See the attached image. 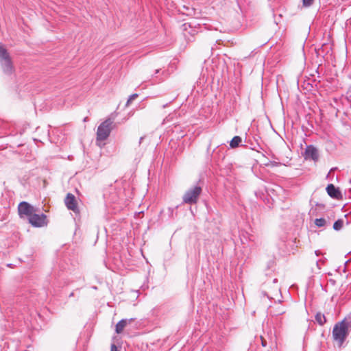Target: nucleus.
Returning a JSON list of instances; mask_svg holds the SVG:
<instances>
[{"label":"nucleus","instance_id":"24","mask_svg":"<svg viewBox=\"0 0 351 351\" xmlns=\"http://www.w3.org/2000/svg\"><path fill=\"white\" fill-rule=\"evenodd\" d=\"M315 254H316V256H319V255H320L321 252H320V251H319V250H316V251L315 252Z\"/></svg>","mask_w":351,"mask_h":351},{"label":"nucleus","instance_id":"10","mask_svg":"<svg viewBox=\"0 0 351 351\" xmlns=\"http://www.w3.org/2000/svg\"><path fill=\"white\" fill-rule=\"evenodd\" d=\"M134 320V319L133 318H131V319H122L121 320H120L117 324H116V326H115V332L117 333V334H120L123 332L124 328L128 325V324H131L133 321Z\"/></svg>","mask_w":351,"mask_h":351},{"label":"nucleus","instance_id":"23","mask_svg":"<svg viewBox=\"0 0 351 351\" xmlns=\"http://www.w3.org/2000/svg\"><path fill=\"white\" fill-rule=\"evenodd\" d=\"M164 79H165L164 77H161V78H160L158 80H156V81L154 82V83H158V82H162V81H163V80H164Z\"/></svg>","mask_w":351,"mask_h":351},{"label":"nucleus","instance_id":"13","mask_svg":"<svg viewBox=\"0 0 351 351\" xmlns=\"http://www.w3.org/2000/svg\"><path fill=\"white\" fill-rule=\"evenodd\" d=\"M343 225V221L342 219L337 220L333 224V228L335 230H340Z\"/></svg>","mask_w":351,"mask_h":351},{"label":"nucleus","instance_id":"29","mask_svg":"<svg viewBox=\"0 0 351 351\" xmlns=\"http://www.w3.org/2000/svg\"><path fill=\"white\" fill-rule=\"evenodd\" d=\"M165 71H162V75H165Z\"/></svg>","mask_w":351,"mask_h":351},{"label":"nucleus","instance_id":"16","mask_svg":"<svg viewBox=\"0 0 351 351\" xmlns=\"http://www.w3.org/2000/svg\"><path fill=\"white\" fill-rule=\"evenodd\" d=\"M137 97H138V94H136V93L131 95L129 97V98L126 102V106H128L131 104V102Z\"/></svg>","mask_w":351,"mask_h":351},{"label":"nucleus","instance_id":"4","mask_svg":"<svg viewBox=\"0 0 351 351\" xmlns=\"http://www.w3.org/2000/svg\"><path fill=\"white\" fill-rule=\"evenodd\" d=\"M202 191V189L199 186H194L189 189L182 197L183 203L188 204H196Z\"/></svg>","mask_w":351,"mask_h":351},{"label":"nucleus","instance_id":"22","mask_svg":"<svg viewBox=\"0 0 351 351\" xmlns=\"http://www.w3.org/2000/svg\"><path fill=\"white\" fill-rule=\"evenodd\" d=\"M160 72V69H156L155 71V73L154 74V76H156L157 74H158Z\"/></svg>","mask_w":351,"mask_h":351},{"label":"nucleus","instance_id":"15","mask_svg":"<svg viewBox=\"0 0 351 351\" xmlns=\"http://www.w3.org/2000/svg\"><path fill=\"white\" fill-rule=\"evenodd\" d=\"M286 311L280 307L277 308L273 313L274 316H278L285 313Z\"/></svg>","mask_w":351,"mask_h":351},{"label":"nucleus","instance_id":"14","mask_svg":"<svg viewBox=\"0 0 351 351\" xmlns=\"http://www.w3.org/2000/svg\"><path fill=\"white\" fill-rule=\"evenodd\" d=\"M315 224L317 227H324L326 224V220L324 218H319L315 220Z\"/></svg>","mask_w":351,"mask_h":351},{"label":"nucleus","instance_id":"18","mask_svg":"<svg viewBox=\"0 0 351 351\" xmlns=\"http://www.w3.org/2000/svg\"><path fill=\"white\" fill-rule=\"evenodd\" d=\"M314 0H302L303 5L306 7L311 5Z\"/></svg>","mask_w":351,"mask_h":351},{"label":"nucleus","instance_id":"5","mask_svg":"<svg viewBox=\"0 0 351 351\" xmlns=\"http://www.w3.org/2000/svg\"><path fill=\"white\" fill-rule=\"evenodd\" d=\"M18 212L21 218L28 219L36 209L27 202H22L19 204Z\"/></svg>","mask_w":351,"mask_h":351},{"label":"nucleus","instance_id":"11","mask_svg":"<svg viewBox=\"0 0 351 351\" xmlns=\"http://www.w3.org/2000/svg\"><path fill=\"white\" fill-rule=\"evenodd\" d=\"M315 319L316 322L320 326H324L327 322L326 316L320 312L316 313Z\"/></svg>","mask_w":351,"mask_h":351},{"label":"nucleus","instance_id":"19","mask_svg":"<svg viewBox=\"0 0 351 351\" xmlns=\"http://www.w3.org/2000/svg\"><path fill=\"white\" fill-rule=\"evenodd\" d=\"M190 27V28L191 27V23H184V24H183V27H184V29L185 31H186V30H187V27Z\"/></svg>","mask_w":351,"mask_h":351},{"label":"nucleus","instance_id":"1","mask_svg":"<svg viewBox=\"0 0 351 351\" xmlns=\"http://www.w3.org/2000/svg\"><path fill=\"white\" fill-rule=\"evenodd\" d=\"M351 332V328L343 319L337 322L332 330L333 341L341 348Z\"/></svg>","mask_w":351,"mask_h":351},{"label":"nucleus","instance_id":"3","mask_svg":"<svg viewBox=\"0 0 351 351\" xmlns=\"http://www.w3.org/2000/svg\"><path fill=\"white\" fill-rule=\"evenodd\" d=\"M112 125L113 121L111 119H107L98 126L97 141H103L108 138L112 130Z\"/></svg>","mask_w":351,"mask_h":351},{"label":"nucleus","instance_id":"12","mask_svg":"<svg viewBox=\"0 0 351 351\" xmlns=\"http://www.w3.org/2000/svg\"><path fill=\"white\" fill-rule=\"evenodd\" d=\"M242 139L239 136H235L230 141V146L231 148H236L241 143Z\"/></svg>","mask_w":351,"mask_h":351},{"label":"nucleus","instance_id":"9","mask_svg":"<svg viewBox=\"0 0 351 351\" xmlns=\"http://www.w3.org/2000/svg\"><path fill=\"white\" fill-rule=\"evenodd\" d=\"M328 195L335 199H339L341 197L340 191L336 188L332 184H330L326 187Z\"/></svg>","mask_w":351,"mask_h":351},{"label":"nucleus","instance_id":"8","mask_svg":"<svg viewBox=\"0 0 351 351\" xmlns=\"http://www.w3.org/2000/svg\"><path fill=\"white\" fill-rule=\"evenodd\" d=\"M304 157L306 159L309 158L314 161H317L319 158L317 149L312 145H307L304 152Z\"/></svg>","mask_w":351,"mask_h":351},{"label":"nucleus","instance_id":"27","mask_svg":"<svg viewBox=\"0 0 351 351\" xmlns=\"http://www.w3.org/2000/svg\"><path fill=\"white\" fill-rule=\"evenodd\" d=\"M168 105H169V104H165V105H163V106H162V108H165L166 107H167V106H168Z\"/></svg>","mask_w":351,"mask_h":351},{"label":"nucleus","instance_id":"20","mask_svg":"<svg viewBox=\"0 0 351 351\" xmlns=\"http://www.w3.org/2000/svg\"><path fill=\"white\" fill-rule=\"evenodd\" d=\"M197 33V31L195 29H191V31L189 32V34H190L191 36H194Z\"/></svg>","mask_w":351,"mask_h":351},{"label":"nucleus","instance_id":"7","mask_svg":"<svg viewBox=\"0 0 351 351\" xmlns=\"http://www.w3.org/2000/svg\"><path fill=\"white\" fill-rule=\"evenodd\" d=\"M64 204L69 210L73 211L75 213H79L77 202L74 195L68 193L64 199Z\"/></svg>","mask_w":351,"mask_h":351},{"label":"nucleus","instance_id":"2","mask_svg":"<svg viewBox=\"0 0 351 351\" xmlns=\"http://www.w3.org/2000/svg\"><path fill=\"white\" fill-rule=\"evenodd\" d=\"M0 64L5 74L10 75L14 73V67L10 54L2 45H0Z\"/></svg>","mask_w":351,"mask_h":351},{"label":"nucleus","instance_id":"28","mask_svg":"<svg viewBox=\"0 0 351 351\" xmlns=\"http://www.w3.org/2000/svg\"><path fill=\"white\" fill-rule=\"evenodd\" d=\"M277 282V279H274V282Z\"/></svg>","mask_w":351,"mask_h":351},{"label":"nucleus","instance_id":"6","mask_svg":"<svg viewBox=\"0 0 351 351\" xmlns=\"http://www.w3.org/2000/svg\"><path fill=\"white\" fill-rule=\"evenodd\" d=\"M29 223L34 227H43L47 225V217L45 214H36L33 213L27 219Z\"/></svg>","mask_w":351,"mask_h":351},{"label":"nucleus","instance_id":"26","mask_svg":"<svg viewBox=\"0 0 351 351\" xmlns=\"http://www.w3.org/2000/svg\"><path fill=\"white\" fill-rule=\"evenodd\" d=\"M143 138H144V136H141V137L140 138V139H139V144H141V143H142V141H143Z\"/></svg>","mask_w":351,"mask_h":351},{"label":"nucleus","instance_id":"21","mask_svg":"<svg viewBox=\"0 0 351 351\" xmlns=\"http://www.w3.org/2000/svg\"><path fill=\"white\" fill-rule=\"evenodd\" d=\"M111 351H118L117 346L114 344L111 346Z\"/></svg>","mask_w":351,"mask_h":351},{"label":"nucleus","instance_id":"17","mask_svg":"<svg viewBox=\"0 0 351 351\" xmlns=\"http://www.w3.org/2000/svg\"><path fill=\"white\" fill-rule=\"evenodd\" d=\"M343 320L351 328V312Z\"/></svg>","mask_w":351,"mask_h":351},{"label":"nucleus","instance_id":"25","mask_svg":"<svg viewBox=\"0 0 351 351\" xmlns=\"http://www.w3.org/2000/svg\"><path fill=\"white\" fill-rule=\"evenodd\" d=\"M262 346L263 347L266 346V341L265 340H263V339H262Z\"/></svg>","mask_w":351,"mask_h":351}]
</instances>
